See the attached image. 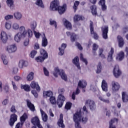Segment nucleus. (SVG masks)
Segmentation results:
<instances>
[{
  "label": "nucleus",
  "instance_id": "37",
  "mask_svg": "<svg viewBox=\"0 0 128 128\" xmlns=\"http://www.w3.org/2000/svg\"><path fill=\"white\" fill-rule=\"evenodd\" d=\"M12 28L14 30H20V24L16 22H14L12 24Z\"/></svg>",
  "mask_w": 128,
  "mask_h": 128
},
{
  "label": "nucleus",
  "instance_id": "44",
  "mask_svg": "<svg viewBox=\"0 0 128 128\" xmlns=\"http://www.w3.org/2000/svg\"><path fill=\"white\" fill-rule=\"evenodd\" d=\"M4 26L6 30H11L12 25V23L10 22H6L4 24Z\"/></svg>",
  "mask_w": 128,
  "mask_h": 128
},
{
  "label": "nucleus",
  "instance_id": "33",
  "mask_svg": "<svg viewBox=\"0 0 128 128\" xmlns=\"http://www.w3.org/2000/svg\"><path fill=\"white\" fill-rule=\"evenodd\" d=\"M118 120L116 118H114V119H112L110 122V126L109 128H116L114 126V124H118Z\"/></svg>",
  "mask_w": 128,
  "mask_h": 128
},
{
  "label": "nucleus",
  "instance_id": "24",
  "mask_svg": "<svg viewBox=\"0 0 128 128\" xmlns=\"http://www.w3.org/2000/svg\"><path fill=\"white\" fill-rule=\"evenodd\" d=\"M66 34L68 36H70L71 42H74L76 38V35L74 33H70V32H67Z\"/></svg>",
  "mask_w": 128,
  "mask_h": 128
},
{
  "label": "nucleus",
  "instance_id": "50",
  "mask_svg": "<svg viewBox=\"0 0 128 128\" xmlns=\"http://www.w3.org/2000/svg\"><path fill=\"white\" fill-rule=\"evenodd\" d=\"M37 54H38V52H36V50H32L30 52V58H34V56H36V55Z\"/></svg>",
  "mask_w": 128,
  "mask_h": 128
},
{
  "label": "nucleus",
  "instance_id": "23",
  "mask_svg": "<svg viewBox=\"0 0 128 128\" xmlns=\"http://www.w3.org/2000/svg\"><path fill=\"white\" fill-rule=\"evenodd\" d=\"M99 6H101L102 10L103 12L106 10V0H100L98 2Z\"/></svg>",
  "mask_w": 128,
  "mask_h": 128
},
{
  "label": "nucleus",
  "instance_id": "60",
  "mask_svg": "<svg viewBox=\"0 0 128 128\" xmlns=\"http://www.w3.org/2000/svg\"><path fill=\"white\" fill-rule=\"evenodd\" d=\"M34 32L35 38H40V32H36V30L34 31Z\"/></svg>",
  "mask_w": 128,
  "mask_h": 128
},
{
  "label": "nucleus",
  "instance_id": "26",
  "mask_svg": "<svg viewBox=\"0 0 128 128\" xmlns=\"http://www.w3.org/2000/svg\"><path fill=\"white\" fill-rule=\"evenodd\" d=\"M14 18L16 20H20L22 18V13L18 12H14Z\"/></svg>",
  "mask_w": 128,
  "mask_h": 128
},
{
  "label": "nucleus",
  "instance_id": "57",
  "mask_svg": "<svg viewBox=\"0 0 128 128\" xmlns=\"http://www.w3.org/2000/svg\"><path fill=\"white\" fill-rule=\"evenodd\" d=\"M50 100L52 104H56V98L54 96H51L50 98Z\"/></svg>",
  "mask_w": 128,
  "mask_h": 128
},
{
  "label": "nucleus",
  "instance_id": "9",
  "mask_svg": "<svg viewBox=\"0 0 128 128\" xmlns=\"http://www.w3.org/2000/svg\"><path fill=\"white\" fill-rule=\"evenodd\" d=\"M85 104L86 106H88L91 110H94L96 108V102H94V100H86Z\"/></svg>",
  "mask_w": 128,
  "mask_h": 128
},
{
  "label": "nucleus",
  "instance_id": "61",
  "mask_svg": "<svg viewBox=\"0 0 128 128\" xmlns=\"http://www.w3.org/2000/svg\"><path fill=\"white\" fill-rule=\"evenodd\" d=\"M12 84L14 90H18V86H16V82H14V81H12Z\"/></svg>",
  "mask_w": 128,
  "mask_h": 128
},
{
  "label": "nucleus",
  "instance_id": "25",
  "mask_svg": "<svg viewBox=\"0 0 128 128\" xmlns=\"http://www.w3.org/2000/svg\"><path fill=\"white\" fill-rule=\"evenodd\" d=\"M122 98L123 102H128V94L126 92H122Z\"/></svg>",
  "mask_w": 128,
  "mask_h": 128
},
{
  "label": "nucleus",
  "instance_id": "17",
  "mask_svg": "<svg viewBox=\"0 0 128 128\" xmlns=\"http://www.w3.org/2000/svg\"><path fill=\"white\" fill-rule=\"evenodd\" d=\"M62 22L64 24V26H65V28H67V30H72V23L68 22V20L64 18H63Z\"/></svg>",
  "mask_w": 128,
  "mask_h": 128
},
{
  "label": "nucleus",
  "instance_id": "20",
  "mask_svg": "<svg viewBox=\"0 0 128 128\" xmlns=\"http://www.w3.org/2000/svg\"><path fill=\"white\" fill-rule=\"evenodd\" d=\"M66 44H62L61 46L59 47V56H63V54H64V50H66Z\"/></svg>",
  "mask_w": 128,
  "mask_h": 128
},
{
  "label": "nucleus",
  "instance_id": "43",
  "mask_svg": "<svg viewBox=\"0 0 128 128\" xmlns=\"http://www.w3.org/2000/svg\"><path fill=\"white\" fill-rule=\"evenodd\" d=\"M78 6H80V1H75L72 6L74 12H76L78 10Z\"/></svg>",
  "mask_w": 128,
  "mask_h": 128
},
{
  "label": "nucleus",
  "instance_id": "2",
  "mask_svg": "<svg viewBox=\"0 0 128 128\" xmlns=\"http://www.w3.org/2000/svg\"><path fill=\"white\" fill-rule=\"evenodd\" d=\"M32 30L30 28H28L26 30L24 26H20V32H18L14 36V40L16 42H20L22 38H26L28 36L30 38H32Z\"/></svg>",
  "mask_w": 128,
  "mask_h": 128
},
{
  "label": "nucleus",
  "instance_id": "39",
  "mask_svg": "<svg viewBox=\"0 0 128 128\" xmlns=\"http://www.w3.org/2000/svg\"><path fill=\"white\" fill-rule=\"evenodd\" d=\"M92 10V14L93 16H96L98 14V12H96V6L95 5H92L90 7Z\"/></svg>",
  "mask_w": 128,
  "mask_h": 128
},
{
  "label": "nucleus",
  "instance_id": "49",
  "mask_svg": "<svg viewBox=\"0 0 128 128\" xmlns=\"http://www.w3.org/2000/svg\"><path fill=\"white\" fill-rule=\"evenodd\" d=\"M28 118V115L24 113L20 118V122L23 123L26 122V120Z\"/></svg>",
  "mask_w": 128,
  "mask_h": 128
},
{
  "label": "nucleus",
  "instance_id": "58",
  "mask_svg": "<svg viewBox=\"0 0 128 128\" xmlns=\"http://www.w3.org/2000/svg\"><path fill=\"white\" fill-rule=\"evenodd\" d=\"M50 26H55L56 28L58 26L56 25V21H54V20H52V19H50Z\"/></svg>",
  "mask_w": 128,
  "mask_h": 128
},
{
  "label": "nucleus",
  "instance_id": "59",
  "mask_svg": "<svg viewBox=\"0 0 128 128\" xmlns=\"http://www.w3.org/2000/svg\"><path fill=\"white\" fill-rule=\"evenodd\" d=\"M80 58L81 60H82V62H84V64L86 65L88 64V60H86V59L84 58V56L82 55V54H80Z\"/></svg>",
  "mask_w": 128,
  "mask_h": 128
},
{
  "label": "nucleus",
  "instance_id": "41",
  "mask_svg": "<svg viewBox=\"0 0 128 128\" xmlns=\"http://www.w3.org/2000/svg\"><path fill=\"white\" fill-rule=\"evenodd\" d=\"M35 4L36 6H40V8H44V3L42 2V0H36Z\"/></svg>",
  "mask_w": 128,
  "mask_h": 128
},
{
  "label": "nucleus",
  "instance_id": "4",
  "mask_svg": "<svg viewBox=\"0 0 128 128\" xmlns=\"http://www.w3.org/2000/svg\"><path fill=\"white\" fill-rule=\"evenodd\" d=\"M53 74L56 76V78H58V74H60L63 80H64V82H68V76L66 74L64 70H60L58 68H54Z\"/></svg>",
  "mask_w": 128,
  "mask_h": 128
},
{
  "label": "nucleus",
  "instance_id": "1",
  "mask_svg": "<svg viewBox=\"0 0 128 128\" xmlns=\"http://www.w3.org/2000/svg\"><path fill=\"white\" fill-rule=\"evenodd\" d=\"M88 109L86 106H83L82 110H78L73 116V120L75 122V127L76 128H82L80 125V120L84 124L88 122Z\"/></svg>",
  "mask_w": 128,
  "mask_h": 128
},
{
  "label": "nucleus",
  "instance_id": "54",
  "mask_svg": "<svg viewBox=\"0 0 128 128\" xmlns=\"http://www.w3.org/2000/svg\"><path fill=\"white\" fill-rule=\"evenodd\" d=\"M72 104L70 102H67L65 106V108L66 110H70V108H72Z\"/></svg>",
  "mask_w": 128,
  "mask_h": 128
},
{
  "label": "nucleus",
  "instance_id": "63",
  "mask_svg": "<svg viewBox=\"0 0 128 128\" xmlns=\"http://www.w3.org/2000/svg\"><path fill=\"white\" fill-rule=\"evenodd\" d=\"M8 104V99H5L2 102V104L3 106H6Z\"/></svg>",
  "mask_w": 128,
  "mask_h": 128
},
{
  "label": "nucleus",
  "instance_id": "7",
  "mask_svg": "<svg viewBox=\"0 0 128 128\" xmlns=\"http://www.w3.org/2000/svg\"><path fill=\"white\" fill-rule=\"evenodd\" d=\"M58 6H60V0H54L50 3V10L52 12H56Z\"/></svg>",
  "mask_w": 128,
  "mask_h": 128
},
{
  "label": "nucleus",
  "instance_id": "51",
  "mask_svg": "<svg viewBox=\"0 0 128 128\" xmlns=\"http://www.w3.org/2000/svg\"><path fill=\"white\" fill-rule=\"evenodd\" d=\"M6 20H14V15L8 14L4 16Z\"/></svg>",
  "mask_w": 128,
  "mask_h": 128
},
{
  "label": "nucleus",
  "instance_id": "40",
  "mask_svg": "<svg viewBox=\"0 0 128 128\" xmlns=\"http://www.w3.org/2000/svg\"><path fill=\"white\" fill-rule=\"evenodd\" d=\"M34 74L33 72H30L26 76V80L28 82H31L34 80Z\"/></svg>",
  "mask_w": 128,
  "mask_h": 128
},
{
  "label": "nucleus",
  "instance_id": "53",
  "mask_svg": "<svg viewBox=\"0 0 128 128\" xmlns=\"http://www.w3.org/2000/svg\"><path fill=\"white\" fill-rule=\"evenodd\" d=\"M6 4L10 8H12L14 6V0H6Z\"/></svg>",
  "mask_w": 128,
  "mask_h": 128
},
{
  "label": "nucleus",
  "instance_id": "21",
  "mask_svg": "<svg viewBox=\"0 0 128 128\" xmlns=\"http://www.w3.org/2000/svg\"><path fill=\"white\" fill-rule=\"evenodd\" d=\"M88 83L86 80H80L78 83V88H86Z\"/></svg>",
  "mask_w": 128,
  "mask_h": 128
},
{
  "label": "nucleus",
  "instance_id": "36",
  "mask_svg": "<svg viewBox=\"0 0 128 128\" xmlns=\"http://www.w3.org/2000/svg\"><path fill=\"white\" fill-rule=\"evenodd\" d=\"M48 39L46 38V34H44V36L42 37V46L46 48V46H48Z\"/></svg>",
  "mask_w": 128,
  "mask_h": 128
},
{
  "label": "nucleus",
  "instance_id": "13",
  "mask_svg": "<svg viewBox=\"0 0 128 128\" xmlns=\"http://www.w3.org/2000/svg\"><path fill=\"white\" fill-rule=\"evenodd\" d=\"M102 36L104 40L108 38V26H104L102 28Z\"/></svg>",
  "mask_w": 128,
  "mask_h": 128
},
{
  "label": "nucleus",
  "instance_id": "27",
  "mask_svg": "<svg viewBox=\"0 0 128 128\" xmlns=\"http://www.w3.org/2000/svg\"><path fill=\"white\" fill-rule=\"evenodd\" d=\"M73 64L76 66L78 70H80V60L78 56L75 57L72 60Z\"/></svg>",
  "mask_w": 128,
  "mask_h": 128
},
{
  "label": "nucleus",
  "instance_id": "31",
  "mask_svg": "<svg viewBox=\"0 0 128 128\" xmlns=\"http://www.w3.org/2000/svg\"><path fill=\"white\" fill-rule=\"evenodd\" d=\"M40 112L42 120L44 122H46L48 120V114L46 113L45 112L42 110V109H40Z\"/></svg>",
  "mask_w": 128,
  "mask_h": 128
},
{
  "label": "nucleus",
  "instance_id": "3",
  "mask_svg": "<svg viewBox=\"0 0 128 128\" xmlns=\"http://www.w3.org/2000/svg\"><path fill=\"white\" fill-rule=\"evenodd\" d=\"M64 88H59L58 89L59 96H58L57 100V104L58 105V108H62V104H64V100H66L64 96L62 94H64Z\"/></svg>",
  "mask_w": 128,
  "mask_h": 128
},
{
  "label": "nucleus",
  "instance_id": "6",
  "mask_svg": "<svg viewBox=\"0 0 128 128\" xmlns=\"http://www.w3.org/2000/svg\"><path fill=\"white\" fill-rule=\"evenodd\" d=\"M90 90L95 92L96 94L98 96L100 100L103 102H106V104H110V100H106L100 96V90H98V87H96V86H90Z\"/></svg>",
  "mask_w": 128,
  "mask_h": 128
},
{
  "label": "nucleus",
  "instance_id": "45",
  "mask_svg": "<svg viewBox=\"0 0 128 128\" xmlns=\"http://www.w3.org/2000/svg\"><path fill=\"white\" fill-rule=\"evenodd\" d=\"M74 22H76L78 20H82V16L80 15L76 14L74 17Z\"/></svg>",
  "mask_w": 128,
  "mask_h": 128
},
{
  "label": "nucleus",
  "instance_id": "42",
  "mask_svg": "<svg viewBox=\"0 0 128 128\" xmlns=\"http://www.w3.org/2000/svg\"><path fill=\"white\" fill-rule=\"evenodd\" d=\"M21 88L25 92H30V86L28 84L21 85Z\"/></svg>",
  "mask_w": 128,
  "mask_h": 128
},
{
  "label": "nucleus",
  "instance_id": "55",
  "mask_svg": "<svg viewBox=\"0 0 128 128\" xmlns=\"http://www.w3.org/2000/svg\"><path fill=\"white\" fill-rule=\"evenodd\" d=\"M102 72V64L99 63L97 66L96 74H100Z\"/></svg>",
  "mask_w": 128,
  "mask_h": 128
},
{
  "label": "nucleus",
  "instance_id": "64",
  "mask_svg": "<svg viewBox=\"0 0 128 128\" xmlns=\"http://www.w3.org/2000/svg\"><path fill=\"white\" fill-rule=\"evenodd\" d=\"M22 124H24V123L22 122H18L16 126V128H22Z\"/></svg>",
  "mask_w": 128,
  "mask_h": 128
},
{
  "label": "nucleus",
  "instance_id": "38",
  "mask_svg": "<svg viewBox=\"0 0 128 128\" xmlns=\"http://www.w3.org/2000/svg\"><path fill=\"white\" fill-rule=\"evenodd\" d=\"M38 26V24H36V22L33 21L30 22V28L31 29H30L31 30H33V32H34L36 28V26Z\"/></svg>",
  "mask_w": 128,
  "mask_h": 128
},
{
  "label": "nucleus",
  "instance_id": "19",
  "mask_svg": "<svg viewBox=\"0 0 128 128\" xmlns=\"http://www.w3.org/2000/svg\"><path fill=\"white\" fill-rule=\"evenodd\" d=\"M28 66V62L24 60H20L18 64V67L20 68H26Z\"/></svg>",
  "mask_w": 128,
  "mask_h": 128
},
{
  "label": "nucleus",
  "instance_id": "28",
  "mask_svg": "<svg viewBox=\"0 0 128 128\" xmlns=\"http://www.w3.org/2000/svg\"><path fill=\"white\" fill-rule=\"evenodd\" d=\"M102 88L103 92H106L108 90V83L106 82V80H103L102 82Z\"/></svg>",
  "mask_w": 128,
  "mask_h": 128
},
{
  "label": "nucleus",
  "instance_id": "22",
  "mask_svg": "<svg viewBox=\"0 0 128 128\" xmlns=\"http://www.w3.org/2000/svg\"><path fill=\"white\" fill-rule=\"evenodd\" d=\"M64 118V115L62 114H60V119L58 120V125L60 128H64V120H62Z\"/></svg>",
  "mask_w": 128,
  "mask_h": 128
},
{
  "label": "nucleus",
  "instance_id": "8",
  "mask_svg": "<svg viewBox=\"0 0 128 128\" xmlns=\"http://www.w3.org/2000/svg\"><path fill=\"white\" fill-rule=\"evenodd\" d=\"M18 48L16 44H9L6 48V50L8 52V54H14V52H16Z\"/></svg>",
  "mask_w": 128,
  "mask_h": 128
},
{
  "label": "nucleus",
  "instance_id": "5",
  "mask_svg": "<svg viewBox=\"0 0 128 128\" xmlns=\"http://www.w3.org/2000/svg\"><path fill=\"white\" fill-rule=\"evenodd\" d=\"M40 54L42 56H38L36 58L35 60L37 62H44V60L48 58V52L44 49L40 50Z\"/></svg>",
  "mask_w": 128,
  "mask_h": 128
},
{
  "label": "nucleus",
  "instance_id": "18",
  "mask_svg": "<svg viewBox=\"0 0 128 128\" xmlns=\"http://www.w3.org/2000/svg\"><path fill=\"white\" fill-rule=\"evenodd\" d=\"M59 14H63L66 12V4H64L62 6L59 5V6L57 10Z\"/></svg>",
  "mask_w": 128,
  "mask_h": 128
},
{
  "label": "nucleus",
  "instance_id": "56",
  "mask_svg": "<svg viewBox=\"0 0 128 128\" xmlns=\"http://www.w3.org/2000/svg\"><path fill=\"white\" fill-rule=\"evenodd\" d=\"M31 92L33 96H34V98H38V91L36 90H32Z\"/></svg>",
  "mask_w": 128,
  "mask_h": 128
},
{
  "label": "nucleus",
  "instance_id": "15",
  "mask_svg": "<svg viewBox=\"0 0 128 128\" xmlns=\"http://www.w3.org/2000/svg\"><path fill=\"white\" fill-rule=\"evenodd\" d=\"M90 28L91 34H93L94 40H98V36L94 31V22L92 21L90 22Z\"/></svg>",
  "mask_w": 128,
  "mask_h": 128
},
{
  "label": "nucleus",
  "instance_id": "11",
  "mask_svg": "<svg viewBox=\"0 0 128 128\" xmlns=\"http://www.w3.org/2000/svg\"><path fill=\"white\" fill-rule=\"evenodd\" d=\"M0 40L3 44H6L8 40V36L6 32L2 31L1 32Z\"/></svg>",
  "mask_w": 128,
  "mask_h": 128
},
{
  "label": "nucleus",
  "instance_id": "52",
  "mask_svg": "<svg viewBox=\"0 0 128 128\" xmlns=\"http://www.w3.org/2000/svg\"><path fill=\"white\" fill-rule=\"evenodd\" d=\"M43 72L44 76H50V72H48V70L46 68L44 67Z\"/></svg>",
  "mask_w": 128,
  "mask_h": 128
},
{
  "label": "nucleus",
  "instance_id": "14",
  "mask_svg": "<svg viewBox=\"0 0 128 128\" xmlns=\"http://www.w3.org/2000/svg\"><path fill=\"white\" fill-rule=\"evenodd\" d=\"M113 74L115 78H118L120 74H122V72L120 70V67L116 65L114 69Z\"/></svg>",
  "mask_w": 128,
  "mask_h": 128
},
{
  "label": "nucleus",
  "instance_id": "32",
  "mask_svg": "<svg viewBox=\"0 0 128 128\" xmlns=\"http://www.w3.org/2000/svg\"><path fill=\"white\" fill-rule=\"evenodd\" d=\"M114 48H111L110 52H108V61L111 62L114 60L112 58V54H114Z\"/></svg>",
  "mask_w": 128,
  "mask_h": 128
},
{
  "label": "nucleus",
  "instance_id": "62",
  "mask_svg": "<svg viewBox=\"0 0 128 128\" xmlns=\"http://www.w3.org/2000/svg\"><path fill=\"white\" fill-rule=\"evenodd\" d=\"M10 112H16V106L12 105L10 108Z\"/></svg>",
  "mask_w": 128,
  "mask_h": 128
},
{
  "label": "nucleus",
  "instance_id": "35",
  "mask_svg": "<svg viewBox=\"0 0 128 128\" xmlns=\"http://www.w3.org/2000/svg\"><path fill=\"white\" fill-rule=\"evenodd\" d=\"M54 94L52 91H44L43 92V96L44 98H50Z\"/></svg>",
  "mask_w": 128,
  "mask_h": 128
},
{
  "label": "nucleus",
  "instance_id": "34",
  "mask_svg": "<svg viewBox=\"0 0 128 128\" xmlns=\"http://www.w3.org/2000/svg\"><path fill=\"white\" fill-rule=\"evenodd\" d=\"M27 104L28 108L31 110L32 112H34L36 108H34V105L30 102V100H27Z\"/></svg>",
  "mask_w": 128,
  "mask_h": 128
},
{
  "label": "nucleus",
  "instance_id": "30",
  "mask_svg": "<svg viewBox=\"0 0 128 128\" xmlns=\"http://www.w3.org/2000/svg\"><path fill=\"white\" fill-rule=\"evenodd\" d=\"M118 46L120 48H122L124 45V38H122L120 36H118Z\"/></svg>",
  "mask_w": 128,
  "mask_h": 128
},
{
  "label": "nucleus",
  "instance_id": "29",
  "mask_svg": "<svg viewBox=\"0 0 128 128\" xmlns=\"http://www.w3.org/2000/svg\"><path fill=\"white\" fill-rule=\"evenodd\" d=\"M124 53L123 52H120L116 56V60L120 61L124 60Z\"/></svg>",
  "mask_w": 128,
  "mask_h": 128
},
{
  "label": "nucleus",
  "instance_id": "46",
  "mask_svg": "<svg viewBox=\"0 0 128 128\" xmlns=\"http://www.w3.org/2000/svg\"><path fill=\"white\" fill-rule=\"evenodd\" d=\"M104 49L102 48H100L98 50V56L100 58H106V56L104 54Z\"/></svg>",
  "mask_w": 128,
  "mask_h": 128
},
{
  "label": "nucleus",
  "instance_id": "10",
  "mask_svg": "<svg viewBox=\"0 0 128 128\" xmlns=\"http://www.w3.org/2000/svg\"><path fill=\"white\" fill-rule=\"evenodd\" d=\"M112 86L113 92H118V90H120V84L115 81H112Z\"/></svg>",
  "mask_w": 128,
  "mask_h": 128
},
{
  "label": "nucleus",
  "instance_id": "48",
  "mask_svg": "<svg viewBox=\"0 0 128 128\" xmlns=\"http://www.w3.org/2000/svg\"><path fill=\"white\" fill-rule=\"evenodd\" d=\"M2 60L4 64L6 65L8 64V58L6 55H2Z\"/></svg>",
  "mask_w": 128,
  "mask_h": 128
},
{
  "label": "nucleus",
  "instance_id": "47",
  "mask_svg": "<svg viewBox=\"0 0 128 128\" xmlns=\"http://www.w3.org/2000/svg\"><path fill=\"white\" fill-rule=\"evenodd\" d=\"M98 48V46L96 44H94L92 46V52L94 56H96V52Z\"/></svg>",
  "mask_w": 128,
  "mask_h": 128
},
{
  "label": "nucleus",
  "instance_id": "16",
  "mask_svg": "<svg viewBox=\"0 0 128 128\" xmlns=\"http://www.w3.org/2000/svg\"><path fill=\"white\" fill-rule=\"evenodd\" d=\"M16 120H18V116L16 114H12L10 116V120L9 121L10 126H12Z\"/></svg>",
  "mask_w": 128,
  "mask_h": 128
},
{
  "label": "nucleus",
  "instance_id": "12",
  "mask_svg": "<svg viewBox=\"0 0 128 128\" xmlns=\"http://www.w3.org/2000/svg\"><path fill=\"white\" fill-rule=\"evenodd\" d=\"M30 86L31 88H32L33 90H34V88H36L38 92H40V87L38 83L34 81H32L31 82V83L30 84Z\"/></svg>",
  "mask_w": 128,
  "mask_h": 128
}]
</instances>
